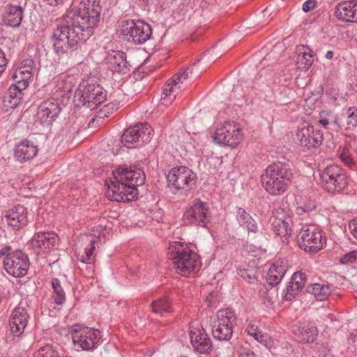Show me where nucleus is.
I'll return each mask as SVG.
<instances>
[{"instance_id": "1", "label": "nucleus", "mask_w": 357, "mask_h": 357, "mask_svg": "<svg viewBox=\"0 0 357 357\" xmlns=\"http://www.w3.org/2000/svg\"><path fill=\"white\" fill-rule=\"evenodd\" d=\"M100 0H82L78 8H70L54 29L50 40L58 55L68 54L79 41L91 37L100 19Z\"/></svg>"}, {"instance_id": "2", "label": "nucleus", "mask_w": 357, "mask_h": 357, "mask_svg": "<svg viewBox=\"0 0 357 357\" xmlns=\"http://www.w3.org/2000/svg\"><path fill=\"white\" fill-rule=\"evenodd\" d=\"M115 181L109 186L108 196L118 202H126L137 198V187L144 183V172L137 166H120L113 172Z\"/></svg>"}, {"instance_id": "3", "label": "nucleus", "mask_w": 357, "mask_h": 357, "mask_svg": "<svg viewBox=\"0 0 357 357\" xmlns=\"http://www.w3.org/2000/svg\"><path fill=\"white\" fill-rule=\"evenodd\" d=\"M293 174L288 163L278 162L268 165L261 175L264 189L271 195L283 194L292 181Z\"/></svg>"}, {"instance_id": "4", "label": "nucleus", "mask_w": 357, "mask_h": 357, "mask_svg": "<svg viewBox=\"0 0 357 357\" xmlns=\"http://www.w3.org/2000/svg\"><path fill=\"white\" fill-rule=\"evenodd\" d=\"M167 255L180 275L187 276L191 273H196L200 268L201 261L198 255L183 242L171 243Z\"/></svg>"}, {"instance_id": "5", "label": "nucleus", "mask_w": 357, "mask_h": 357, "mask_svg": "<svg viewBox=\"0 0 357 357\" xmlns=\"http://www.w3.org/2000/svg\"><path fill=\"white\" fill-rule=\"evenodd\" d=\"M197 178L196 174L185 166L174 167L167 175V185L171 191L184 196L195 188Z\"/></svg>"}, {"instance_id": "6", "label": "nucleus", "mask_w": 357, "mask_h": 357, "mask_svg": "<svg viewBox=\"0 0 357 357\" xmlns=\"http://www.w3.org/2000/svg\"><path fill=\"white\" fill-rule=\"evenodd\" d=\"M106 96V91L101 86L83 80L77 89L74 98L78 105L93 110L105 100Z\"/></svg>"}, {"instance_id": "7", "label": "nucleus", "mask_w": 357, "mask_h": 357, "mask_svg": "<svg viewBox=\"0 0 357 357\" xmlns=\"http://www.w3.org/2000/svg\"><path fill=\"white\" fill-rule=\"evenodd\" d=\"M236 315L231 309L218 310L212 321V335L215 340L229 341L233 335Z\"/></svg>"}, {"instance_id": "8", "label": "nucleus", "mask_w": 357, "mask_h": 357, "mask_svg": "<svg viewBox=\"0 0 357 357\" xmlns=\"http://www.w3.org/2000/svg\"><path fill=\"white\" fill-rule=\"evenodd\" d=\"M324 188L331 193L342 192L348 185L347 173L338 165H330L321 173Z\"/></svg>"}, {"instance_id": "9", "label": "nucleus", "mask_w": 357, "mask_h": 357, "mask_svg": "<svg viewBox=\"0 0 357 357\" xmlns=\"http://www.w3.org/2000/svg\"><path fill=\"white\" fill-rule=\"evenodd\" d=\"M72 340L75 347L85 351H92L100 340V331L95 328L75 325L70 329Z\"/></svg>"}, {"instance_id": "10", "label": "nucleus", "mask_w": 357, "mask_h": 357, "mask_svg": "<svg viewBox=\"0 0 357 357\" xmlns=\"http://www.w3.org/2000/svg\"><path fill=\"white\" fill-rule=\"evenodd\" d=\"M152 136L150 126L144 123L126 129L121 136V142L128 148H137L150 142Z\"/></svg>"}, {"instance_id": "11", "label": "nucleus", "mask_w": 357, "mask_h": 357, "mask_svg": "<svg viewBox=\"0 0 357 357\" xmlns=\"http://www.w3.org/2000/svg\"><path fill=\"white\" fill-rule=\"evenodd\" d=\"M211 218L208 204L200 199H195L186 208L183 219L186 224H194L203 227H206Z\"/></svg>"}, {"instance_id": "12", "label": "nucleus", "mask_w": 357, "mask_h": 357, "mask_svg": "<svg viewBox=\"0 0 357 357\" xmlns=\"http://www.w3.org/2000/svg\"><path fill=\"white\" fill-rule=\"evenodd\" d=\"M121 31L128 40L136 45L144 44L152 34L151 26L142 20H130L122 22Z\"/></svg>"}, {"instance_id": "13", "label": "nucleus", "mask_w": 357, "mask_h": 357, "mask_svg": "<svg viewBox=\"0 0 357 357\" xmlns=\"http://www.w3.org/2000/svg\"><path fill=\"white\" fill-rule=\"evenodd\" d=\"M193 68H188L183 72H180L172 77L162 88L160 102L165 107L169 106L174 100L179 92L184 89L182 86L184 81L190 77Z\"/></svg>"}, {"instance_id": "14", "label": "nucleus", "mask_w": 357, "mask_h": 357, "mask_svg": "<svg viewBox=\"0 0 357 357\" xmlns=\"http://www.w3.org/2000/svg\"><path fill=\"white\" fill-rule=\"evenodd\" d=\"M297 243L301 249L309 253L317 252L324 245L321 231L313 227H303L297 235Z\"/></svg>"}, {"instance_id": "15", "label": "nucleus", "mask_w": 357, "mask_h": 357, "mask_svg": "<svg viewBox=\"0 0 357 357\" xmlns=\"http://www.w3.org/2000/svg\"><path fill=\"white\" fill-rule=\"evenodd\" d=\"M241 137V130L234 123L225 122L216 128L213 138L216 144L234 149L239 144Z\"/></svg>"}, {"instance_id": "16", "label": "nucleus", "mask_w": 357, "mask_h": 357, "mask_svg": "<svg viewBox=\"0 0 357 357\" xmlns=\"http://www.w3.org/2000/svg\"><path fill=\"white\" fill-rule=\"evenodd\" d=\"M3 264L9 275L15 278H22L26 275L30 262L26 254L16 250L3 259Z\"/></svg>"}, {"instance_id": "17", "label": "nucleus", "mask_w": 357, "mask_h": 357, "mask_svg": "<svg viewBox=\"0 0 357 357\" xmlns=\"http://www.w3.org/2000/svg\"><path fill=\"white\" fill-rule=\"evenodd\" d=\"M2 222L13 230L24 227L28 223L26 208L24 205L17 204L6 210L3 213Z\"/></svg>"}, {"instance_id": "18", "label": "nucleus", "mask_w": 357, "mask_h": 357, "mask_svg": "<svg viewBox=\"0 0 357 357\" xmlns=\"http://www.w3.org/2000/svg\"><path fill=\"white\" fill-rule=\"evenodd\" d=\"M296 137L301 145L307 148L318 147L323 140L322 132L315 130L309 123H303L298 127Z\"/></svg>"}, {"instance_id": "19", "label": "nucleus", "mask_w": 357, "mask_h": 357, "mask_svg": "<svg viewBox=\"0 0 357 357\" xmlns=\"http://www.w3.org/2000/svg\"><path fill=\"white\" fill-rule=\"evenodd\" d=\"M271 229L278 236L289 237L291 234V219L287 216L281 208L272 210L269 218Z\"/></svg>"}, {"instance_id": "20", "label": "nucleus", "mask_w": 357, "mask_h": 357, "mask_svg": "<svg viewBox=\"0 0 357 357\" xmlns=\"http://www.w3.org/2000/svg\"><path fill=\"white\" fill-rule=\"evenodd\" d=\"M99 241L98 237L92 234H83L79 237L77 246L81 244V248L77 249L78 260L84 264H91L95 259V245Z\"/></svg>"}, {"instance_id": "21", "label": "nucleus", "mask_w": 357, "mask_h": 357, "mask_svg": "<svg viewBox=\"0 0 357 357\" xmlns=\"http://www.w3.org/2000/svg\"><path fill=\"white\" fill-rule=\"evenodd\" d=\"M189 335L192 346L196 351L206 354L212 350L211 340L202 326L191 325Z\"/></svg>"}, {"instance_id": "22", "label": "nucleus", "mask_w": 357, "mask_h": 357, "mask_svg": "<svg viewBox=\"0 0 357 357\" xmlns=\"http://www.w3.org/2000/svg\"><path fill=\"white\" fill-rule=\"evenodd\" d=\"M58 236L53 231L36 233L29 242V247L36 252L52 249L58 242Z\"/></svg>"}, {"instance_id": "23", "label": "nucleus", "mask_w": 357, "mask_h": 357, "mask_svg": "<svg viewBox=\"0 0 357 357\" xmlns=\"http://www.w3.org/2000/svg\"><path fill=\"white\" fill-rule=\"evenodd\" d=\"M61 108L58 100L54 99L43 101L38 108L36 121L40 123H50L58 116Z\"/></svg>"}, {"instance_id": "24", "label": "nucleus", "mask_w": 357, "mask_h": 357, "mask_svg": "<svg viewBox=\"0 0 357 357\" xmlns=\"http://www.w3.org/2000/svg\"><path fill=\"white\" fill-rule=\"evenodd\" d=\"M28 319L29 316L26 307L22 303H20L13 311L9 323L13 335L20 336L24 333L27 325Z\"/></svg>"}, {"instance_id": "25", "label": "nucleus", "mask_w": 357, "mask_h": 357, "mask_svg": "<svg viewBox=\"0 0 357 357\" xmlns=\"http://www.w3.org/2000/svg\"><path fill=\"white\" fill-rule=\"evenodd\" d=\"M295 339L302 343L313 342L318 334L317 328L310 323H299L292 326Z\"/></svg>"}, {"instance_id": "26", "label": "nucleus", "mask_w": 357, "mask_h": 357, "mask_svg": "<svg viewBox=\"0 0 357 357\" xmlns=\"http://www.w3.org/2000/svg\"><path fill=\"white\" fill-rule=\"evenodd\" d=\"M335 16L347 22H357V3L352 0L337 3L335 8Z\"/></svg>"}, {"instance_id": "27", "label": "nucleus", "mask_w": 357, "mask_h": 357, "mask_svg": "<svg viewBox=\"0 0 357 357\" xmlns=\"http://www.w3.org/2000/svg\"><path fill=\"white\" fill-rule=\"evenodd\" d=\"M107 60L112 71L123 74L129 71L130 64L124 52L112 51L108 54Z\"/></svg>"}, {"instance_id": "28", "label": "nucleus", "mask_w": 357, "mask_h": 357, "mask_svg": "<svg viewBox=\"0 0 357 357\" xmlns=\"http://www.w3.org/2000/svg\"><path fill=\"white\" fill-rule=\"evenodd\" d=\"M27 86L24 85V82H16L10 85L8 89L7 96L4 98V105L10 109L16 108L21 102L22 91Z\"/></svg>"}, {"instance_id": "29", "label": "nucleus", "mask_w": 357, "mask_h": 357, "mask_svg": "<svg viewBox=\"0 0 357 357\" xmlns=\"http://www.w3.org/2000/svg\"><path fill=\"white\" fill-rule=\"evenodd\" d=\"M37 146L31 141L24 140L15 146V157L22 162L33 158L38 153Z\"/></svg>"}, {"instance_id": "30", "label": "nucleus", "mask_w": 357, "mask_h": 357, "mask_svg": "<svg viewBox=\"0 0 357 357\" xmlns=\"http://www.w3.org/2000/svg\"><path fill=\"white\" fill-rule=\"evenodd\" d=\"M24 9L20 6L8 5L3 17L5 24L13 28L20 26L23 20Z\"/></svg>"}, {"instance_id": "31", "label": "nucleus", "mask_w": 357, "mask_h": 357, "mask_svg": "<svg viewBox=\"0 0 357 357\" xmlns=\"http://www.w3.org/2000/svg\"><path fill=\"white\" fill-rule=\"evenodd\" d=\"M318 123L332 132H337L342 128L339 116L331 111H321L319 114Z\"/></svg>"}, {"instance_id": "32", "label": "nucleus", "mask_w": 357, "mask_h": 357, "mask_svg": "<svg viewBox=\"0 0 357 357\" xmlns=\"http://www.w3.org/2000/svg\"><path fill=\"white\" fill-rule=\"evenodd\" d=\"M236 216L239 225L246 229L248 232L257 233L258 231L257 222L244 208H237Z\"/></svg>"}, {"instance_id": "33", "label": "nucleus", "mask_w": 357, "mask_h": 357, "mask_svg": "<svg viewBox=\"0 0 357 357\" xmlns=\"http://www.w3.org/2000/svg\"><path fill=\"white\" fill-rule=\"evenodd\" d=\"M287 272V268L285 266L282 265L280 263L276 261L271 265L270 267L266 279L267 282L271 286L278 285L284 276Z\"/></svg>"}, {"instance_id": "34", "label": "nucleus", "mask_w": 357, "mask_h": 357, "mask_svg": "<svg viewBox=\"0 0 357 357\" xmlns=\"http://www.w3.org/2000/svg\"><path fill=\"white\" fill-rule=\"evenodd\" d=\"M73 77L61 75L54 78L55 93L60 92L61 96H68L73 86Z\"/></svg>"}, {"instance_id": "35", "label": "nucleus", "mask_w": 357, "mask_h": 357, "mask_svg": "<svg viewBox=\"0 0 357 357\" xmlns=\"http://www.w3.org/2000/svg\"><path fill=\"white\" fill-rule=\"evenodd\" d=\"M297 64L299 68L307 70L313 63L312 50L307 46L301 45L297 47Z\"/></svg>"}, {"instance_id": "36", "label": "nucleus", "mask_w": 357, "mask_h": 357, "mask_svg": "<svg viewBox=\"0 0 357 357\" xmlns=\"http://www.w3.org/2000/svg\"><path fill=\"white\" fill-rule=\"evenodd\" d=\"M306 291L313 294L319 301L326 300L331 293V288L328 284L314 283L306 286Z\"/></svg>"}, {"instance_id": "37", "label": "nucleus", "mask_w": 357, "mask_h": 357, "mask_svg": "<svg viewBox=\"0 0 357 357\" xmlns=\"http://www.w3.org/2000/svg\"><path fill=\"white\" fill-rule=\"evenodd\" d=\"M151 307L153 312L160 314V316H164L165 314L170 313L172 312L171 302L167 297H164L153 301Z\"/></svg>"}, {"instance_id": "38", "label": "nucleus", "mask_w": 357, "mask_h": 357, "mask_svg": "<svg viewBox=\"0 0 357 357\" xmlns=\"http://www.w3.org/2000/svg\"><path fill=\"white\" fill-rule=\"evenodd\" d=\"M52 287L53 289L52 298L57 305H62L66 301V294L63 287L61 285V282L58 278H53L52 280Z\"/></svg>"}, {"instance_id": "39", "label": "nucleus", "mask_w": 357, "mask_h": 357, "mask_svg": "<svg viewBox=\"0 0 357 357\" xmlns=\"http://www.w3.org/2000/svg\"><path fill=\"white\" fill-rule=\"evenodd\" d=\"M31 76V73L26 68H22V65L20 63L19 67L13 73L12 77L15 82L18 83L24 82V85L28 86V81Z\"/></svg>"}, {"instance_id": "40", "label": "nucleus", "mask_w": 357, "mask_h": 357, "mask_svg": "<svg viewBox=\"0 0 357 357\" xmlns=\"http://www.w3.org/2000/svg\"><path fill=\"white\" fill-rule=\"evenodd\" d=\"M345 128L348 130L354 129L357 126V108L349 107L345 114Z\"/></svg>"}, {"instance_id": "41", "label": "nucleus", "mask_w": 357, "mask_h": 357, "mask_svg": "<svg viewBox=\"0 0 357 357\" xmlns=\"http://www.w3.org/2000/svg\"><path fill=\"white\" fill-rule=\"evenodd\" d=\"M37 357H62L56 347L46 344L40 347L37 351Z\"/></svg>"}, {"instance_id": "42", "label": "nucleus", "mask_w": 357, "mask_h": 357, "mask_svg": "<svg viewBox=\"0 0 357 357\" xmlns=\"http://www.w3.org/2000/svg\"><path fill=\"white\" fill-rule=\"evenodd\" d=\"M349 148L344 147L340 154V158L342 162L351 169L356 170L357 165L354 161Z\"/></svg>"}, {"instance_id": "43", "label": "nucleus", "mask_w": 357, "mask_h": 357, "mask_svg": "<svg viewBox=\"0 0 357 357\" xmlns=\"http://www.w3.org/2000/svg\"><path fill=\"white\" fill-rule=\"evenodd\" d=\"M301 291V288L294 284H291L290 281L286 289L283 290L282 296L285 300L291 301Z\"/></svg>"}, {"instance_id": "44", "label": "nucleus", "mask_w": 357, "mask_h": 357, "mask_svg": "<svg viewBox=\"0 0 357 357\" xmlns=\"http://www.w3.org/2000/svg\"><path fill=\"white\" fill-rule=\"evenodd\" d=\"M307 282V276L303 271L295 272L291 278V283L298 286L302 289Z\"/></svg>"}, {"instance_id": "45", "label": "nucleus", "mask_w": 357, "mask_h": 357, "mask_svg": "<svg viewBox=\"0 0 357 357\" xmlns=\"http://www.w3.org/2000/svg\"><path fill=\"white\" fill-rule=\"evenodd\" d=\"M255 340L264 345L266 348L271 349L273 346V340L267 333L259 332V334L255 337Z\"/></svg>"}, {"instance_id": "46", "label": "nucleus", "mask_w": 357, "mask_h": 357, "mask_svg": "<svg viewBox=\"0 0 357 357\" xmlns=\"http://www.w3.org/2000/svg\"><path fill=\"white\" fill-rule=\"evenodd\" d=\"M357 261V251H352L342 257L340 259L341 264L354 263Z\"/></svg>"}, {"instance_id": "47", "label": "nucleus", "mask_w": 357, "mask_h": 357, "mask_svg": "<svg viewBox=\"0 0 357 357\" xmlns=\"http://www.w3.org/2000/svg\"><path fill=\"white\" fill-rule=\"evenodd\" d=\"M316 206L314 202L305 203L303 206H298L296 208V212L298 214L301 215L304 213H310L314 210Z\"/></svg>"}, {"instance_id": "48", "label": "nucleus", "mask_w": 357, "mask_h": 357, "mask_svg": "<svg viewBox=\"0 0 357 357\" xmlns=\"http://www.w3.org/2000/svg\"><path fill=\"white\" fill-rule=\"evenodd\" d=\"M345 147L349 149H353L357 147V137L355 135H349L346 137Z\"/></svg>"}, {"instance_id": "49", "label": "nucleus", "mask_w": 357, "mask_h": 357, "mask_svg": "<svg viewBox=\"0 0 357 357\" xmlns=\"http://www.w3.org/2000/svg\"><path fill=\"white\" fill-rule=\"evenodd\" d=\"M245 331L249 335L253 337L255 339V337H257L259 334V328L257 325L253 323H250L248 325Z\"/></svg>"}, {"instance_id": "50", "label": "nucleus", "mask_w": 357, "mask_h": 357, "mask_svg": "<svg viewBox=\"0 0 357 357\" xmlns=\"http://www.w3.org/2000/svg\"><path fill=\"white\" fill-rule=\"evenodd\" d=\"M21 64L22 65V68H26L29 70L31 73L33 70L36 69V67L35 61L31 59H26L23 60L21 62Z\"/></svg>"}, {"instance_id": "51", "label": "nucleus", "mask_w": 357, "mask_h": 357, "mask_svg": "<svg viewBox=\"0 0 357 357\" xmlns=\"http://www.w3.org/2000/svg\"><path fill=\"white\" fill-rule=\"evenodd\" d=\"M317 5V1L315 0H307L305 1L302 6V9L305 13H307L312 10H313Z\"/></svg>"}, {"instance_id": "52", "label": "nucleus", "mask_w": 357, "mask_h": 357, "mask_svg": "<svg viewBox=\"0 0 357 357\" xmlns=\"http://www.w3.org/2000/svg\"><path fill=\"white\" fill-rule=\"evenodd\" d=\"M6 65L7 59L6 58L5 53L3 52L1 49H0V75L6 70Z\"/></svg>"}, {"instance_id": "53", "label": "nucleus", "mask_w": 357, "mask_h": 357, "mask_svg": "<svg viewBox=\"0 0 357 357\" xmlns=\"http://www.w3.org/2000/svg\"><path fill=\"white\" fill-rule=\"evenodd\" d=\"M349 229L352 236L357 240V218L350 221Z\"/></svg>"}, {"instance_id": "54", "label": "nucleus", "mask_w": 357, "mask_h": 357, "mask_svg": "<svg viewBox=\"0 0 357 357\" xmlns=\"http://www.w3.org/2000/svg\"><path fill=\"white\" fill-rule=\"evenodd\" d=\"M10 246H5L2 248L0 250V260L3 259L4 258H7L9 257L12 253L10 252Z\"/></svg>"}, {"instance_id": "55", "label": "nucleus", "mask_w": 357, "mask_h": 357, "mask_svg": "<svg viewBox=\"0 0 357 357\" xmlns=\"http://www.w3.org/2000/svg\"><path fill=\"white\" fill-rule=\"evenodd\" d=\"M238 274L244 279H248L249 280L252 279V276L250 275L248 271L245 269H239L238 271Z\"/></svg>"}, {"instance_id": "56", "label": "nucleus", "mask_w": 357, "mask_h": 357, "mask_svg": "<svg viewBox=\"0 0 357 357\" xmlns=\"http://www.w3.org/2000/svg\"><path fill=\"white\" fill-rule=\"evenodd\" d=\"M50 6H57L61 3L64 0H45Z\"/></svg>"}, {"instance_id": "57", "label": "nucleus", "mask_w": 357, "mask_h": 357, "mask_svg": "<svg viewBox=\"0 0 357 357\" xmlns=\"http://www.w3.org/2000/svg\"><path fill=\"white\" fill-rule=\"evenodd\" d=\"M243 357H256L255 354L250 349L245 351L243 354Z\"/></svg>"}, {"instance_id": "58", "label": "nucleus", "mask_w": 357, "mask_h": 357, "mask_svg": "<svg viewBox=\"0 0 357 357\" xmlns=\"http://www.w3.org/2000/svg\"><path fill=\"white\" fill-rule=\"evenodd\" d=\"M334 56V52L331 50H329L328 52H326V54H325V57L327 59H332Z\"/></svg>"}, {"instance_id": "59", "label": "nucleus", "mask_w": 357, "mask_h": 357, "mask_svg": "<svg viewBox=\"0 0 357 357\" xmlns=\"http://www.w3.org/2000/svg\"><path fill=\"white\" fill-rule=\"evenodd\" d=\"M105 116H107L106 114H105L104 116H101L100 114H99L98 115H97L96 116V118H93L91 119V121L89 122V124H91V123L94 122L96 119H104V118Z\"/></svg>"}, {"instance_id": "60", "label": "nucleus", "mask_w": 357, "mask_h": 357, "mask_svg": "<svg viewBox=\"0 0 357 357\" xmlns=\"http://www.w3.org/2000/svg\"><path fill=\"white\" fill-rule=\"evenodd\" d=\"M354 2H355L356 3H357V0H352Z\"/></svg>"}]
</instances>
